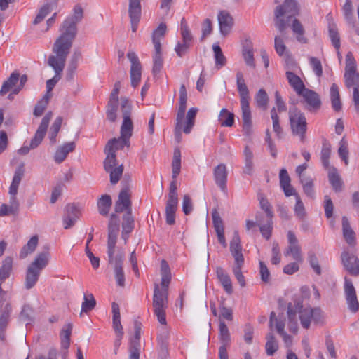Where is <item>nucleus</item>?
Masks as SVG:
<instances>
[{
	"label": "nucleus",
	"mask_w": 359,
	"mask_h": 359,
	"mask_svg": "<svg viewBox=\"0 0 359 359\" xmlns=\"http://www.w3.org/2000/svg\"><path fill=\"white\" fill-rule=\"evenodd\" d=\"M121 107L123 114V123L121 127V137L109 140L105 146L104 151L114 153L125 146H130V137L132 136L133 128V121L130 118L132 106L126 97L121 98Z\"/></svg>",
	"instance_id": "1"
},
{
	"label": "nucleus",
	"mask_w": 359,
	"mask_h": 359,
	"mask_svg": "<svg viewBox=\"0 0 359 359\" xmlns=\"http://www.w3.org/2000/svg\"><path fill=\"white\" fill-rule=\"evenodd\" d=\"M172 168L174 180L170 183L165 205V220L168 225H173L175 223V212L178 207V194L175 179L180 175L181 170V151L179 148H175L174 150Z\"/></svg>",
	"instance_id": "2"
},
{
	"label": "nucleus",
	"mask_w": 359,
	"mask_h": 359,
	"mask_svg": "<svg viewBox=\"0 0 359 359\" xmlns=\"http://www.w3.org/2000/svg\"><path fill=\"white\" fill-rule=\"evenodd\" d=\"M83 17L82 7L77 4L74 7L73 15L68 17L60 27L61 32L60 36L55 41L54 45L70 50L73 41L76 36V25Z\"/></svg>",
	"instance_id": "3"
},
{
	"label": "nucleus",
	"mask_w": 359,
	"mask_h": 359,
	"mask_svg": "<svg viewBox=\"0 0 359 359\" xmlns=\"http://www.w3.org/2000/svg\"><path fill=\"white\" fill-rule=\"evenodd\" d=\"M236 85L241 98L243 132L244 135L250 136L252 133V123L249 104V90L245 84L243 74L241 71H237L236 72Z\"/></svg>",
	"instance_id": "4"
},
{
	"label": "nucleus",
	"mask_w": 359,
	"mask_h": 359,
	"mask_svg": "<svg viewBox=\"0 0 359 359\" xmlns=\"http://www.w3.org/2000/svg\"><path fill=\"white\" fill-rule=\"evenodd\" d=\"M170 280V274L161 275L162 289H160L158 285L156 284L154 290L152 302L154 313L156 316L158 322L163 325L166 323L165 310L168 308V290Z\"/></svg>",
	"instance_id": "5"
},
{
	"label": "nucleus",
	"mask_w": 359,
	"mask_h": 359,
	"mask_svg": "<svg viewBox=\"0 0 359 359\" xmlns=\"http://www.w3.org/2000/svg\"><path fill=\"white\" fill-rule=\"evenodd\" d=\"M69 50H70L53 44V54L49 56L48 64L53 69L55 74L52 79L48 80L46 82L48 94L52 90L53 87L60 79L61 74L65 68L66 60L69 53Z\"/></svg>",
	"instance_id": "6"
},
{
	"label": "nucleus",
	"mask_w": 359,
	"mask_h": 359,
	"mask_svg": "<svg viewBox=\"0 0 359 359\" xmlns=\"http://www.w3.org/2000/svg\"><path fill=\"white\" fill-rule=\"evenodd\" d=\"M50 259L49 248L39 252L27 266L25 280L27 290L32 289L39 280L41 271L48 264Z\"/></svg>",
	"instance_id": "7"
},
{
	"label": "nucleus",
	"mask_w": 359,
	"mask_h": 359,
	"mask_svg": "<svg viewBox=\"0 0 359 359\" xmlns=\"http://www.w3.org/2000/svg\"><path fill=\"white\" fill-rule=\"evenodd\" d=\"M289 121L292 135L298 136L302 142L306 140L307 122L305 115L296 107L289 110Z\"/></svg>",
	"instance_id": "8"
},
{
	"label": "nucleus",
	"mask_w": 359,
	"mask_h": 359,
	"mask_svg": "<svg viewBox=\"0 0 359 359\" xmlns=\"http://www.w3.org/2000/svg\"><path fill=\"white\" fill-rule=\"evenodd\" d=\"M12 306L7 299V292L0 289V340H6V331L11 320Z\"/></svg>",
	"instance_id": "9"
},
{
	"label": "nucleus",
	"mask_w": 359,
	"mask_h": 359,
	"mask_svg": "<svg viewBox=\"0 0 359 359\" xmlns=\"http://www.w3.org/2000/svg\"><path fill=\"white\" fill-rule=\"evenodd\" d=\"M345 85L347 88H359V73L356 69V61L351 52L346 55Z\"/></svg>",
	"instance_id": "10"
},
{
	"label": "nucleus",
	"mask_w": 359,
	"mask_h": 359,
	"mask_svg": "<svg viewBox=\"0 0 359 359\" xmlns=\"http://www.w3.org/2000/svg\"><path fill=\"white\" fill-rule=\"evenodd\" d=\"M288 245L284 251L285 256H291L297 262H302V248L294 233L289 231L287 234Z\"/></svg>",
	"instance_id": "11"
},
{
	"label": "nucleus",
	"mask_w": 359,
	"mask_h": 359,
	"mask_svg": "<svg viewBox=\"0 0 359 359\" xmlns=\"http://www.w3.org/2000/svg\"><path fill=\"white\" fill-rule=\"evenodd\" d=\"M344 293L349 310L356 313L359 309V302L356 296V291L351 280L344 278Z\"/></svg>",
	"instance_id": "12"
},
{
	"label": "nucleus",
	"mask_w": 359,
	"mask_h": 359,
	"mask_svg": "<svg viewBox=\"0 0 359 359\" xmlns=\"http://www.w3.org/2000/svg\"><path fill=\"white\" fill-rule=\"evenodd\" d=\"M130 196L129 187L128 185L124 186L121 189L118 200L115 203L116 212H123L124 210H126V212H128V211L132 212Z\"/></svg>",
	"instance_id": "13"
},
{
	"label": "nucleus",
	"mask_w": 359,
	"mask_h": 359,
	"mask_svg": "<svg viewBox=\"0 0 359 359\" xmlns=\"http://www.w3.org/2000/svg\"><path fill=\"white\" fill-rule=\"evenodd\" d=\"M128 60L131 62L130 79L131 85L135 88L138 86L142 75V66L137 55L134 52H129L127 54Z\"/></svg>",
	"instance_id": "14"
},
{
	"label": "nucleus",
	"mask_w": 359,
	"mask_h": 359,
	"mask_svg": "<svg viewBox=\"0 0 359 359\" xmlns=\"http://www.w3.org/2000/svg\"><path fill=\"white\" fill-rule=\"evenodd\" d=\"M53 113L51 111L48 112L45 116L42 118L41 122L34 136L32 139L30 145L32 149L36 148L42 142L46 133L49 123L52 118Z\"/></svg>",
	"instance_id": "15"
},
{
	"label": "nucleus",
	"mask_w": 359,
	"mask_h": 359,
	"mask_svg": "<svg viewBox=\"0 0 359 359\" xmlns=\"http://www.w3.org/2000/svg\"><path fill=\"white\" fill-rule=\"evenodd\" d=\"M217 20L221 34L224 36H227L231 32L234 24L233 17L228 11L222 10L218 12Z\"/></svg>",
	"instance_id": "16"
},
{
	"label": "nucleus",
	"mask_w": 359,
	"mask_h": 359,
	"mask_svg": "<svg viewBox=\"0 0 359 359\" xmlns=\"http://www.w3.org/2000/svg\"><path fill=\"white\" fill-rule=\"evenodd\" d=\"M80 210L74 204H67L62 218L64 228L67 229L74 225L80 217Z\"/></svg>",
	"instance_id": "17"
},
{
	"label": "nucleus",
	"mask_w": 359,
	"mask_h": 359,
	"mask_svg": "<svg viewBox=\"0 0 359 359\" xmlns=\"http://www.w3.org/2000/svg\"><path fill=\"white\" fill-rule=\"evenodd\" d=\"M341 261L346 270L352 276H359V259L347 252L341 254Z\"/></svg>",
	"instance_id": "18"
},
{
	"label": "nucleus",
	"mask_w": 359,
	"mask_h": 359,
	"mask_svg": "<svg viewBox=\"0 0 359 359\" xmlns=\"http://www.w3.org/2000/svg\"><path fill=\"white\" fill-rule=\"evenodd\" d=\"M213 177L215 184L219 187L222 192H227V177L228 171L225 164L220 163L213 170Z\"/></svg>",
	"instance_id": "19"
},
{
	"label": "nucleus",
	"mask_w": 359,
	"mask_h": 359,
	"mask_svg": "<svg viewBox=\"0 0 359 359\" xmlns=\"http://www.w3.org/2000/svg\"><path fill=\"white\" fill-rule=\"evenodd\" d=\"M299 95L304 97L308 105L307 109L309 110L318 109L320 108L321 101L318 95L313 90L305 88Z\"/></svg>",
	"instance_id": "20"
},
{
	"label": "nucleus",
	"mask_w": 359,
	"mask_h": 359,
	"mask_svg": "<svg viewBox=\"0 0 359 359\" xmlns=\"http://www.w3.org/2000/svg\"><path fill=\"white\" fill-rule=\"evenodd\" d=\"M109 264L113 265L114 276L116 283L120 287L125 286V274L123 269V255H120L114 261L109 262Z\"/></svg>",
	"instance_id": "21"
},
{
	"label": "nucleus",
	"mask_w": 359,
	"mask_h": 359,
	"mask_svg": "<svg viewBox=\"0 0 359 359\" xmlns=\"http://www.w3.org/2000/svg\"><path fill=\"white\" fill-rule=\"evenodd\" d=\"M76 144L74 142H66L59 147L54 155V161L57 163H62L70 152L74 151Z\"/></svg>",
	"instance_id": "22"
},
{
	"label": "nucleus",
	"mask_w": 359,
	"mask_h": 359,
	"mask_svg": "<svg viewBox=\"0 0 359 359\" xmlns=\"http://www.w3.org/2000/svg\"><path fill=\"white\" fill-rule=\"evenodd\" d=\"M296 312L299 313V320L302 326L304 329H309L312 320V308L300 306L299 304L295 306Z\"/></svg>",
	"instance_id": "23"
},
{
	"label": "nucleus",
	"mask_w": 359,
	"mask_h": 359,
	"mask_svg": "<svg viewBox=\"0 0 359 359\" xmlns=\"http://www.w3.org/2000/svg\"><path fill=\"white\" fill-rule=\"evenodd\" d=\"M13 257L8 256L4 258L2 261L1 266L0 267V289L3 290L2 284L8 279L13 271Z\"/></svg>",
	"instance_id": "24"
},
{
	"label": "nucleus",
	"mask_w": 359,
	"mask_h": 359,
	"mask_svg": "<svg viewBox=\"0 0 359 359\" xmlns=\"http://www.w3.org/2000/svg\"><path fill=\"white\" fill-rule=\"evenodd\" d=\"M134 225V218L132 215V212L128 211V212H126L123 217L121 236L125 241V243H126L128 239L129 234L133 231Z\"/></svg>",
	"instance_id": "25"
},
{
	"label": "nucleus",
	"mask_w": 359,
	"mask_h": 359,
	"mask_svg": "<svg viewBox=\"0 0 359 359\" xmlns=\"http://www.w3.org/2000/svg\"><path fill=\"white\" fill-rule=\"evenodd\" d=\"M187 94L185 86L181 85L180 88L179 107L177 114V121L183 122L187 109Z\"/></svg>",
	"instance_id": "26"
},
{
	"label": "nucleus",
	"mask_w": 359,
	"mask_h": 359,
	"mask_svg": "<svg viewBox=\"0 0 359 359\" xmlns=\"http://www.w3.org/2000/svg\"><path fill=\"white\" fill-rule=\"evenodd\" d=\"M113 313V328L116 332V337H122L123 334V327L121 323V316L119 306L117 303H112Z\"/></svg>",
	"instance_id": "27"
},
{
	"label": "nucleus",
	"mask_w": 359,
	"mask_h": 359,
	"mask_svg": "<svg viewBox=\"0 0 359 359\" xmlns=\"http://www.w3.org/2000/svg\"><path fill=\"white\" fill-rule=\"evenodd\" d=\"M343 236L346 242L350 245H355V233L350 226L346 217H342Z\"/></svg>",
	"instance_id": "28"
},
{
	"label": "nucleus",
	"mask_w": 359,
	"mask_h": 359,
	"mask_svg": "<svg viewBox=\"0 0 359 359\" xmlns=\"http://www.w3.org/2000/svg\"><path fill=\"white\" fill-rule=\"evenodd\" d=\"M328 180L332 189L336 192H339L342 190L344 183L340 177L337 168L332 167L329 169Z\"/></svg>",
	"instance_id": "29"
},
{
	"label": "nucleus",
	"mask_w": 359,
	"mask_h": 359,
	"mask_svg": "<svg viewBox=\"0 0 359 359\" xmlns=\"http://www.w3.org/2000/svg\"><path fill=\"white\" fill-rule=\"evenodd\" d=\"M39 243V237L37 235L33 236L27 243L26 245H25L19 254V258L20 259H23L26 258L28 255L32 254L34 252L38 245Z\"/></svg>",
	"instance_id": "30"
},
{
	"label": "nucleus",
	"mask_w": 359,
	"mask_h": 359,
	"mask_svg": "<svg viewBox=\"0 0 359 359\" xmlns=\"http://www.w3.org/2000/svg\"><path fill=\"white\" fill-rule=\"evenodd\" d=\"M25 174V168H24V164L21 163L18 165V167L16 168L14 176L11 182V184L9 187V194H17L18 187L20 185V183L24 176Z\"/></svg>",
	"instance_id": "31"
},
{
	"label": "nucleus",
	"mask_w": 359,
	"mask_h": 359,
	"mask_svg": "<svg viewBox=\"0 0 359 359\" xmlns=\"http://www.w3.org/2000/svg\"><path fill=\"white\" fill-rule=\"evenodd\" d=\"M217 276L224 287V290L231 294L233 292V287L229 276L221 267H218L216 271Z\"/></svg>",
	"instance_id": "32"
},
{
	"label": "nucleus",
	"mask_w": 359,
	"mask_h": 359,
	"mask_svg": "<svg viewBox=\"0 0 359 359\" xmlns=\"http://www.w3.org/2000/svg\"><path fill=\"white\" fill-rule=\"evenodd\" d=\"M286 77L290 85L298 95H300V93H302V90L305 88V86L300 77L290 71L286 72Z\"/></svg>",
	"instance_id": "33"
},
{
	"label": "nucleus",
	"mask_w": 359,
	"mask_h": 359,
	"mask_svg": "<svg viewBox=\"0 0 359 359\" xmlns=\"http://www.w3.org/2000/svg\"><path fill=\"white\" fill-rule=\"evenodd\" d=\"M20 79V74L18 72H13L9 78L3 83L0 90V95H6L12 88L15 87Z\"/></svg>",
	"instance_id": "34"
},
{
	"label": "nucleus",
	"mask_w": 359,
	"mask_h": 359,
	"mask_svg": "<svg viewBox=\"0 0 359 359\" xmlns=\"http://www.w3.org/2000/svg\"><path fill=\"white\" fill-rule=\"evenodd\" d=\"M167 27L163 22H161L158 27L153 32L152 41L154 48H161V41L164 38Z\"/></svg>",
	"instance_id": "35"
},
{
	"label": "nucleus",
	"mask_w": 359,
	"mask_h": 359,
	"mask_svg": "<svg viewBox=\"0 0 359 359\" xmlns=\"http://www.w3.org/2000/svg\"><path fill=\"white\" fill-rule=\"evenodd\" d=\"M112 201L109 195H102L97 201L98 211L100 215L106 216L108 215L111 206Z\"/></svg>",
	"instance_id": "36"
},
{
	"label": "nucleus",
	"mask_w": 359,
	"mask_h": 359,
	"mask_svg": "<svg viewBox=\"0 0 359 359\" xmlns=\"http://www.w3.org/2000/svg\"><path fill=\"white\" fill-rule=\"evenodd\" d=\"M118 217L112 214L110 217L108 225V236L116 238L120 231V222Z\"/></svg>",
	"instance_id": "37"
},
{
	"label": "nucleus",
	"mask_w": 359,
	"mask_h": 359,
	"mask_svg": "<svg viewBox=\"0 0 359 359\" xmlns=\"http://www.w3.org/2000/svg\"><path fill=\"white\" fill-rule=\"evenodd\" d=\"M245 166L243 167V172L251 175L253 172V154L249 147L246 146L244 149Z\"/></svg>",
	"instance_id": "38"
},
{
	"label": "nucleus",
	"mask_w": 359,
	"mask_h": 359,
	"mask_svg": "<svg viewBox=\"0 0 359 359\" xmlns=\"http://www.w3.org/2000/svg\"><path fill=\"white\" fill-rule=\"evenodd\" d=\"M266 352L268 355L271 356L277 351L278 348V342L276 339L273 334L271 332L266 334Z\"/></svg>",
	"instance_id": "39"
},
{
	"label": "nucleus",
	"mask_w": 359,
	"mask_h": 359,
	"mask_svg": "<svg viewBox=\"0 0 359 359\" xmlns=\"http://www.w3.org/2000/svg\"><path fill=\"white\" fill-rule=\"evenodd\" d=\"M163 64V59L162 57L161 48H154V53L153 55V69L152 72L154 75L158 74Z\"/></svg>",
	"instance_id": "40"
},
{
	"label": "nucleus",
	"mask_w": 359,
	"mask_h": 359,
	"mask_svg": "<svg viewBox=\"0 0 359 359\" xmlns=\"http://www.w3.org/2000/svg\"><path fill=\"white\" fill-rule=\"evenodd\" d=\"M219 121L222 126L231 127L234 123V114L226 109H222L219 115Z\"/></svg>",
	"instance_id": "41"
},
{
	"label": "nucleus",
	"mask_w": 359,
	"mask_h": 359,
	"mask_svg": "<svg viewBox=\"0 0 359 359\" xmlns=\"http://www.w3.org/2000/svg\"><path fill=\"white\" fill-rule=\"evenodd\" d=\"M212 50L215 60V66L217 69H220L226 64V58L224 55L222 50L219 45L214 44L212 46Z\"/></svg>",
	"instance_id": "42"
},
{
	"label": "nucleus",
	"mask_w": 359,
	"mask_h": 359,
	"mask_svg": "<svg viewBox=\"0 0 359 359\" xmlns=\"http://www.w3.org/2000/svg\"><path fill=\"white\" fill-rule=\"evenodd\" d=\"M285 14L283 7L282 6H278L275 9V25L280 32H283L286 28V23L283 16Z\"/></svg>",
	"instance_id": "43"
},
{
	"label": "nucleus",
	"mask_w": 359,
	"mask_h": 359,
	"mask_svg": "<svg viewBox=\"0 0 359 359\" xmlns=\"http://www.w3.org/2000/svg\"><path fill=\"white\" fill-rule=\"evenodd\" d=\"M96 306V301L93 294H88L84 295L83 301L81 305V311L80 316H81L83 313H88L93 310Z\"/></svg>",
	"instance_id": "44"
},
{
	"label": "nucleus",
	"mask_w": 359,
	"mask_h": 359,
	"mask_svg": "<svg viewBox=\"0 0 359 359\" xmlns=\"http://www.w3.org/2000/svg\"><path fill=\"white\" fill-rule=\"evenodd\" d=\"M292 29L293 32L297 35V39L298 41L304 43L307 42V39L304 37V29L299 20L294 19L293 20Z\"/></svg>",
	"instance_id": "45"
},
{
	"label": "nucleus",
	"mask_w": 359,
	"mask_h": 359,
	"mask_svg": "<svg viewBox=\"0 0 359 359\" xmlns=\"http://www.w3.org/2000/svg\"><path fill=\"white\" fill-rule=\"evenodd\" d=\"M198 111L197 108L192 107L189 109V110L187 112V123L186 126L183 128V132L186 134H189L194 125V120L196 116V113Z\"/></svg>",
	"instance_id": "46"
},
{
	"label": "nucleus",
	"mask_w": 359,
	"mask_h": 359,
	"mask_svg": "<svg viewBox=\"0 0 359 359\" xmlns=\"http://www.w3.org/2000/svg\"><path fill=\"white\" fill-rule=\"evenodd\" d=\"M50 95L46 93L35 105L34 110V115L36 117L41 116L44 110L46 109L49 100H50Z\"/></svg>",
	"instance_id": "47"
},
{
	"label": "nucleus",
	"mask_w": 359,
	"mask_h": 359,
	"mask_svg": "<svg viewBox=\"0 0 359 359\" xmlns=\"http://www.w3.org/2000/svg\"><path fill=\"white\" fill-rule=\"evenodd\" d=\"M344 18L348 23L354 25L355 18L353 14V8L351 0H346L342 8Z\"/></svg>",
	"instance_id": "48"
},
{
	"label": "nucleus",
	"mask_w": 359,
	"mask_h": 359,
	"mask_svg": "<svg viewBox=\"0 0 359 359\" xmlns=\"http://www.w3.org/2000/svg\"><path fill=\"white\" fill-rule=\"evenodd\" d=\"M294 211L296 217L299 219V220L304 222L306 217V212L304 203L299 196H297Z\"/></svg>",
	"instance_id": "49"
},
{
	"label": "nucleus",
	"mask_w": 359,
	"mask_h": 359,
	"mask_svg": "<svg viewBox=\"0 0 359 359\" xmlns=\"http://www.w3.org/2000/svg\"><path fill=\"white\" fill-rule=\"evenodd\" d=\"M302 184L304 194L311 198H315V191L313 189V181L311 178L308 177L306 179H301L300 181Z\"/></svg>",
	"instance_id": "50"
},
{
	"label": "nucleus",
	"mask_w": 359,
	"mask_h": 359,
	"mask_svg": "<svg viewBox=\"0 0 359 359\" xmlns=\"http://www.w3.org/2000/svg\"><path fill=\"white\" fill-rule=\"evenodd\" d=\"M285 14L290 13L291 15H296L299 14V8L298 3L296 0H285L283 5Z\"/></svg>",
	"instance_id": "51"
},
{
	"label": "nucleus",
	"mask_w": 359,
	"mask_h": 359,
	"mask_svg": "<svg viewBox=\"0 0 359 359\" xmlns=\"http://www.w3.org/2000/svg\"><path fill=\"white\" fill-rule=\"evenodd\" d=\"M287 316L289 319V330L292 332L296 333L298 329L297 323L296 321V311H294L292 304H288Z\"/></svg>",
	"instance_id": "52"
},
{
	"label": "nucleus",
	"mask_w": 359,
	"mask_h": 359,
	"mask_svg": "<svg viewBox=\"0 0 359 359\" xmlns=\"http://www.w3.org/2000/svg\"><path fill=\"white\" fill-rule=\"evenodd\" d=\"M331 154V146L329 143L324 142L320 152V159L325 168H329L330 157Z\"/></svg>",
	"instance_id": "53"
},
{
	"label": "nucleus",
	"mask_w": 359,
	"mask_h": 359,
	"mask_svg": "<svg viewBox=\"0 0 359 359\" xmlns=\"http://www.w3.org/2000/svg\"><path fill=\"white\" fill-rule=\"evenodd\" d=\"M219 330L220 340L222 343V346H225V347H226L230 341V333L226 325L222 320H220L219 322Z\"/></svg>",
	"instance_id": "54"
},
{
	"label": "nucleus",
	"mask_w": 359,
	"mask_h": 359,
	"mask_svg": "<svg viewBox=\"0 0 359 359\" xmlns=\"http://www.w3.org/2000/svg\"><path fill=\"white\" fill-rule=\"evenodd\" d=\"M338 154L340 158L344 161V163L347 165L348 164V142L344 137H342L339 142V148Z\"/></svg>",
	"instance_id": "55"
},
{
	"label": "nucleus",
	"mask_w": 359,
	"mask_h": 359,
	"mask_svg": "<svg viewBox=\"0 0 359 359\" xmlns=\"http://www.w3.org/2000/svg\"><path fill=\"white\" fill-rule=\"evenodd\" d=\"M255 101L257 106L266 109L269 102V97L265 90L260 89L255 95Z\"/></svg>",
	"instance_id": "56"
},
{
	"label": "nucleus",
	"mask_w": 359,
	"mask_h": 359,
	"mask_svg": "<svg viewBox=\"0 0 359 359\" xmlns=\"http://www.w3.org/2000/svg\"><path fill=\"white\" fill-rule=\"evenodd\" d=\"M162 325L163 327L161 330V332L158 337V341L162 351H165L167 348V341L169 338L170 332L168 328L166 327V323L165 325Z\"/></svg>",
	"instance_id": "57"
},
{
	"label": "nucleus",
	"mask_w": 359,
	"mask_h": 359,
	"mask_svg": "<svg viewBox=\"0 0 359 359\" xmlns=\"http://www.w3.org/2000/svg\"><path fill=\"white\" fill-rule=\"evenodd\" d=\"M116 238H113L111 236H108V241H107V255H108V259L109 262L114 261V259H116L118 255L114 256L115 252V247L116 244ZM121 254H119L120 255Z\"/></svg>",
	"instance_id": "58"
},
{
	"label": "nucleus",
	"mask_w": 359,
	"mask_h": 359,
	"mask_svg": "<svg viewBox=\"0 0 359 359\" xmlns=\"http://www.w3.org/2000/svg\"><path fill=\"white\" fill-rule=\"evenodd\" d=\"M243 57L246 65L250 67H255L253 50L250 47L245 46L243 50Z\"/></svg>",
	"instance_id": "59"
},
{
	"label": "nucleus",
	"mask_w": 359,
	"mask_h": 359,
	"mask_svg": "<svg viewBox=\"0 0 359 359\" xmlns=\"http://www.w3.org/2000/svg\"><path fill=\"white\" fill-rule=\"evenodd\" d=\"M118 108V103H114L109 102L107 104V118L111 121L114 122L116 120L117 118V110Z\"/></svg>",
	"instance_id": "60"
},
{
	"label": "nucleus",
	"mask_w": 359,
	"mask_h": 359,
	"mask_svg": "<svg viewBox=\"0 0 359 359\" xmlns=\"http://www.w3.org/2000/svg\"><path fill=\"white\" fill-rule=\"evenodd\" d=\"M107 154V157L104 161V167L106 172H109L112 168H114L116 163V154L110 152L109 151H104Z\"/></svg>",
	"instance_id": "61"
},
{
	"label": "nucleus",
	"mask_w": 359,
	"mask_h": 359,
	"mask_svg": "<svg viewBox=\"0 0 359 359\" xmlns=\"http://www.w3.org/2000/svg\"><path fill=\"white\" fill-rule=\"evenodd\" d=\"M229 248L231 253L242 251L241 238L238 231H234L233 238L230 242Z\"/></svg>",
	"instance_id": "62"
},
{
	"label": "nucleus",
	"mask_w": 359,
	"mask_h": 359,
	"mask_svg": "<svg viewBox=\"0 0 359 359\" xmlns=\"http://www.w3.org/2000/svg\"><path fill=\"white\" fill-rule=\"evenodd\" d=\"M123 166L121 165L118 167H115L112 168L111 170H109L108 172L110 173V182L112 184H116L120 180V177L123 175Z\"/></svg>",
	"instance_id": "63"
},
{
	"label": "nucleus",
	"mask_w": 359,
	"mask_h": 359,
	"mask_svg": "<svg viewBox=\"0 0 359 359\" xmlns=\"http://www.w3.org/2000/svg\"><path fill=\"white\" fill-rule=\"evenodd\" d=\"M308 259L311 267L316 274L320 276L321 274V268L316 255L313 252H309L308 254Z\"/></svg>",
	"instance_id": "64"
}]
</instances>
